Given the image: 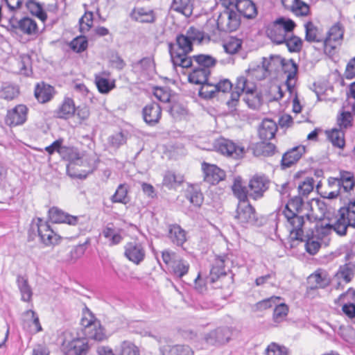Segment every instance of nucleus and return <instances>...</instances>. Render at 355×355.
<instances>
[{
	"instance_id": "1",
	"label": "nucleus",
	"mask_w": 355,
	"mask_h": 355,
	"mask_svg": "<svg viewBox=\"0 0 355 355\" xmlns=\"http://www.w3.org/2000/svg\"><path fill=\"white\" fill-rule=\"evenodd\" d=\"M193 45L183 33L177 35L175 43H169L168 51L174 67L189 68L193 66L192 58L189 56L193 51Z\"/></svg>"
},
{
	"instance_id": "2",
	"label": "nucleus",
	"mask_w": 355,
	"mask_h": 355,
	"mask_svg": "<svg viewBox=\"0 0 355 355\" xmlns=\"http://www.w3.org/2000/svg\"><path fill=\"white\" fill-rule=\"evenodd\" d=\"M225 10L219 14L216 20H208L205 29L209 31L212 35H218V32H232L240 25L239 15L231 7H225Z\"/></svg>"
},
{
	"instance_id": "3",
	"label": "nucleus",
	"mask_w": 355,
	"mask_h": 355,
	"mask_svg": "<svg viewBox=\"0 0 355 355\" xmlns=\"http://www.w3.org/2000/svg\"><path fill=\"white\" fill-rule=\"evenodd\" d=\"M295 27V24L293 20L280 17L268 27L266 34L273 43L284 44L286 38Z\"/></svg>"
},
{
	"instance_id": "4",
	"label": "nucleus",
	"mask_w": 355,
	"mask_h": 355,
	"mask_svg": "<svg viewBox=\"0 0 355 355\" xmlns=\"http://www.w3.org/2000/svg\"><path fill=\"white\" fill-rule=\"evenodd\" d=\"M234 218L243 227L249 225L259 227L266 221L263 217L257 216L255 209L248 202L239 203Z\"/></svg>"
},
{
	"instance_id": "5",
	"label": "nucleus",
	"mask_w": 355,
	"mask_h": 355,
	"mask_svg": "<svg viewBox=\"0 0 355 355\" xmlns=\"http://www.w3.org/2000/svg\"><path fill=\"white\" fill-rule=\"evenodd\" d=\"M256 90V85L253 82L249 81L245 77L240 76L237 78L234 90L230 95V98L227 101L230 109H234L239 103L240 96L243 93L253 96Z\"/></svg>"
},
{
	"instance_id": "6",
	"label": "nucleus",
	"mask_w": 355,
	"mask_h": 355,
	"mask_svg": "<svg viewBox=\"0 0 355 355\" xmlns=\"http://www.w3.org/2000/svg\"><path fill=\"white\" fill-rule=\"evenodd\" d=\"M89 318L85 315L81 320V324L85 327L84 334L89 339L102 341L106 336L100 321L94 318L93 314L88 311Z\"/></svg>"
},
{
	"instance_id": "7",
	"label": "nucleus",
	"mask_w": 355,
	"mask_h": 355,
	"mask_svg": "<svg viewBox=\"0 0 355 355\" xmlns=\"http://www.w3.org/2000/svg\"><path fill=\"white\" fill-rule=\"evenodd\" d=\"M31 230L33 232L37 230L41 241L46 245L57 244L60 239V236L55 234L50 225L40 218H37L36 222H33Z\"/></svg>"
},
{
	"instance_id": "8",
	"label": "nucleus",
	"mask_w": 355,
	"mask_h": 355,
	"mask_svg": "<svg viewBox=\"0 0 355 355\" xmlns=\"http://www.w3.org/2000/svg\"><path fill=\"white\" fill-rule=\"evenodd\" d=\"M300 213L292 212L291 210H284L283 214L286 218L290 227V234L293 239L303 240L304 231L303 227L306 225L304 218L299 216Z\"/></svg>"
},
{
	"instance_id": "9",
	"label": "nucleus",
	"mask_w": 355,
	"mask_h": 355,
	"mask_svg": "<svg viewBox=\"0 0 355 355\" xmlns=\"http://www.w3.org/2000/svg\"><path fill=\"white\" fill-rule=\"evenodd\" d=\"M344 33V27L340 23L338 22L331 26L327 37L323 41L324 51L326 53H333L336 48L341 45Z\"/></svg>"
},
{
	"instance_id": "10",
	"label": "nucleus",
	"mask_w": 355,
	"mask_h": 355,
	"mask_svg": "<svg viewBox=\"0 0 355 355\" xmlns=\"http://www.w3.org/2000/svg\"><path fill=\"white\" fill-rule=\"evenodd\" d=\"M270 180L264 175H254L248 183L249 197L259 200L264 196L270 185Z\"/></svg>"
},
{
	"instance_id": "11",
	"label": "nucleus",
	"mask_w": 355,
	"mask_h": 355,
	"mask_svg": "<svg viewBox=\"0 0 355 355\" xmlns=\"http://www.w3.org/2000/svg\"><path fill=\"white\" fill-rule=\"evenodd\" d=\"M224 7L235 8L240 15L246 19H254L257 15V9L255 3L251 0H222Z\"/></svg>"
},
{
	"instance_id": "12",
	"label": "nucleus",
	"mask_w": 355,
	"mask_h": 355,
	"mask_svg": "<svg viewBox=\"0 0 355 355\" xmlns=\"http://www.w3.org/2000/svg\"><path fill=\"white\" fill-rule=\"evenodd\" d=\"M216 150L220 154L234 159H239L243 157L244 154V148L236 144L232 141L219 138L216 139L214 144Z\"/></svg>"
},
{
	"instance_id": "13",
	"label": "nucleus",
	"mask_w": 355,
	"mask_h": 355,
	"mask_svg": "<svg viewBox=\"0 0 355 355\" xmlns=\"http://www.w3.org/2000/svg\"><path fill=\"white\" fill-rule=\"evenodd\" d=\"M8 26L10 30H19L23 33L31 35L37 33V26L36 21L28 17H23L17 20L14 16L8 18Z\"/></svg>"
},
{
	"instance_id": "14",
	"label": "nucleus",
	"mask_w": 355,
	"mask_h": 355,
	"mask_svg": "<svg viewBox=\"0 0 355 355\" xmlns=\"http://www.w3.org/2000/svg\"><path fill=\"white\" fill-rule=\"evenodd\" d=\"M28 108L23 104L16 105L8 110L5 117V123L8 126H18L23 125L27 120Z\"/></svg>"
},
{
	"instance_id": "15",
	"label": "nucleus",
	"mask_w": 355,
	"mask_h": 355,
	"mask_svg": "<svg viewBox=\"0 0 355 355\" xmlns=\"http://www.w3.org/2000/svg\"><path fill=\"white\" fill-rule=\"evenodd\" d=\"M232 335L229 327H218L205 334L204 340L211 345H222L230 341Z\"/></svg>"
},
{
	"instance_id": "16",
	"label": "nucleus",
	"mask_w": 355,
	"mask_h": 355,
	"mask_svg": "<svg viewBox=\"0 0 355 355\" xmlns=\"http://www.w3.org/2000/svg\"><path fill=\"white\" fill-rule=\"evenodd\" d=\"M124 248V254L129 261L137 265L144 261L146 252L141 243L136 241L130 242L125 245Z\"/></svg>"
},
{
	"instance_id": "17",
	"label": "nucleus",
	"mask_w": 355,
	"mask_h": 355,
	"mask_svg": "<svg viewBox=\"0 0 355 355\" xmlns=\"http://www.w3.org/2000/svg\"><path fill=\"white\" fill-rule=\"evenodd\" d=\"M202 169L204 173V180L211 184H216L225 178V172L216 165L203 162Z\"/></svg>"
},
{
	"instance_id": "18",
	"label": "nucleus",
	"mask_w": 355,
	"mask_h": 355,
	"mask_svg": "<svg viewBox=\"0 0 355 355\" xmlns=\"http://www.w3.org/2000/svg\"><path fill=\"white\" fill-rule=\"evenodd\" d=\"M142 116L144 121L150 126L158 123L162 117V108L159 104L155 102L147 104L143 108Z\"/></svg>"
},
{
	"instance_id": "19",
	"label": "nucleus",
	"mask_w": 355,
	"mask_h": 355,
	"mask_svg": "<svg viewBox=\"0 0 355 355\" xmlns=\"http://www.w3.org/2000/svg\"><path fill=\"white\" fill-rule=\"evenodd\" d=\"M21 325L24 329L31 334H36L42 330L39 318L33 310H28L22 313Z\"/></svg>"
},
{
	"instance_id": "20",
	"label": "nucleus",
	"mask_w": 355,
	"mask_h": 355,
	"mask_svg": "<svg viewBox=\"0 0 355 355\" xmlns=\"http://www.w3.org/2000/svg\"><path fill=\"white\" fill-rule=\"evenodd\" d=\"M305 147L302 145L293 147L287 150L284 153L282 158V168L284 169L291 167L301 158L302 155L305 153Z\"/></svg>"
},
{
	"instance_id": "21",
	"label": "nucleus",
	"mask_w": 355,
	"mask_h": 355,
	"mask_svg": "<svg viewBox=\"0 0 355 355\" xmlns=\"http://www.w3.org/2000/svg\"><path fill=\"white\" fill-rule=\"evenodd\" d=\"M50 220L55 223H67L69 225H77L79 220L78 216L69 215L62 210L53 207L49 210Z\"/></svg>"
},
{
	"instance_id": "22",
	"label": "nucleus",
	"mask_w": 355,
	"mask_h": 355,
	"mask_svg": "<svg viewBox=\"0 0 355 355\" xmlns=\"http://www.w3.org/2000/svg\"><path fill=\"white\" fill-rule=\"evenodd\" d=\"M282 63L284 72L287 73L286 85L288 90L291 93L295 85V79L297 73L298 66L293 59L286 61L282 60Z\"/></svg>"
},
{
	"instance_id": "23",
	"label": "nucleus",
	"mask_w": 355,
	"mask_h": 355,
	"mask_svg": "<svg viewBox=\"0 0 355 355\" xmlns=\"http://www.w3.org/2000/svg\"><path fill=\"white\" fill-rule=\"evenodd\" d=\"M332 230L336 232L339 236H343L347 234V228L352 227L355 228V224H353V220L346 214L338 211V217L335 223L331 225Z\"/></svg>"
},
{
	"instance_id": "24",
	"label": "nucleus",
	"mask_w": 355,
	"mask_h": 355,
	"mask_svg": "<svg viewBox=\"0 0 355 355\" xmlns=\"http://www.w3.org/2000/svg\"><path fill=\"white\" fill-rule=\"evenodd\" d=\"M168 237L175 245L182 247L187 241V232L178 224H171L168 226Z\"/></svg>"
},
{
	"instance_id": "25",
	"label": "nucleus",
	"mask_w": 355,
	"mask_h": 355,
	"mask_svg": "<svg viewBox=\"0 0 355 355\" xmlns=\"http://www.w3.org/2000/svg\"><path fill=\"white\" fill-rule=\"evenodd\" d=\"M277 125L272 119H265L259 128V136L261 140H270L275 136Z\"/></svg>"
},
{
	"instance_id": "26",
	"label": "nucleus",
	"mask_w": 355,
	"mask_h": 355,
	"mask_svg": "<svg viewBox=\"0 0 355 355\" xmlns=\"http://www.w3.org/2000/svg\"><path fill=\"white\" fill-rule=\"evenodd\" d=\"M284 7L298 16H306L309 6L302 0H282Z\"/></svg>"
},
{
	"instance_id": "27",
	"label": "nucleus",
	"mask_w": 355,
	"mask_h": 355,
	"mask_svg": "<svg viewBox=\"0 0 355 355\" xmlns=\"http://www.w3.org/2000/svg\"><path fill=\"white\" fill-rule=\"evenodd\" d=\"M35 97L41 103H45L51 100L54 94V88L44 83H38L35 88Z\"/></svg>"
},
{
	"instance_id": "28",
	"label": "nucleus",
	"mask_w": 355,
	"mask_h": 355,
	"mask_svg": "<svg viewBox=\"0 0 355 355\" xmlns=\"http://www.w3.org/2000/svg\"><path fill=\"white\" fill-rule=\"evenodd\" d=\"M131 16L133 19L140 23H153L156 19L154 11L145 8L134 9Z\"/></svg>"
},
{
	"instance_id": "29",
	"label": "nucleus",
	"mask_w": 355,
	"mask_h": 355,
	"mask_svg": "<svg viewBox=\"0 0 355 355\" xmlns=\"http://www.w3.org/2000/svg\"><path fill=\"white\" fill-rule=\"evenodd\" d=\"M65 348L68 352H72L75 355H86L87 354L89 346L86 339L76 338L69 342Z\"/></svg>"
},
{
	"instance_id": "30",
	"label": "nucleus",
	"mask_w": 355,
	"mask_h": 355,
	"mask_svg": "<svg viewBox=\"0 0 355 355\" xmlns=\"http://www.w3.org/2000/svg\"><path fill=\"white\" fill-rule=\"evenodd\" d=\"M171 9L189 17L193 13V4L191 0H173Z\"/></svg>"
},
{
	"instance_id": "31",
	"label": "nucleus",
	"mask_w": 355,
	"mask_h": 355,
	"mask_svg": "<svg viewBox=\"0 0 355 355\" xmlns=\"http://www.w3.org/2000/svg\"><path fill=\"white\" fill-rule=\"evenodd\" d=\"M193 70L189 75V80L190 83L202 85L208 81V77L211 73L210 69L205 68H199L193 64Z\"/></svg>"
},
{
	"instance_id": "32",
	"label": "nucleus",
	"mask_w": 355,
	"mask_h": 355,
	"mask_svg": "<svg viewBox=\"0 0 355 355\" xmlns=\"http://www.w3.org/2000/svg\"><path fill=\"white\" fill-rule=\"evenodd\" d=\"M268 140H262L257 143L253 148L254 155L257 157H270L275 154L276 147L274 144L267 142Z\"/></svg>"
},
{
	"instance_id": "33",
	"label": "nucleus",
	"mask_w": 355,
	"mask_h": 355,
	"mask_svg": "<svg viewBox=\"0 0 355 355\" xmlns=\"http://www.w3.org/2000/svg\"><path fill=\"white\" fill-rule=\"evenodd\" d=\"M340 189L345 193L349 192L355 187L354 174L350 171H340L339 173Z\"/></svg>"
},
{
	"instance_id": "34",
	"label": "nucleus",
	"mask_w": 355,
	"mask_h": 355,
	"mask_svg": "<svg viewBox=\"0 0 355 355\" xmlns=\"http://www.w3.org/2000/svg\"><path fill=\"white\" fill-rule=\"evenodd\" d=\"M129 186L127 184H121L118 186L115 193L111 196V201L113 203L128 204L130 201L128 196Z\"/></svg>"
},
{
	"instance_id": "35",
	"label": "nucleus",
	"mask_w": 355,
	"mask_h": 355,
	"mask_svg": "<svg viewBox=\"0 0 355 355\" xmlns=\"http://www.w3.org/2000/svg\"><path fill=\"white\" fill-rule=\"evenodd\" d=\"M76 112L73 101L70 98H65L62 105L56 112L57 116L60 119H68Z\"/></svg>"
},
{
	"instance_id": "36",
	"label": "nucleus",
	"mask_w": 355,
	"mask_h": 355,
	"mask_svg": "<svg viewBox=\"0 0 355 355\" xmlns=\"http://www.w3.org/2000/svg\"><path fill=\"white\" fill-rule=\"evenodd\" d=\"M320 240L314 236L313 230H311L306 235L304 234L303 240L300 241L305 242L306 250L310 254H315L320 248Z\"/></svg>"
},
{
	"instance_id": "37",
	"label": "nucleus",
	"mask_w": 355,
	"mask_h": 355,
	"mask_svg": "<svg viewBox=\"0 0 355 355\" xmlns=\"http://www.w3.org/2000/svg\"><path fill=\"white\" fill-rule=\"evenodd\" d=\"M232 190L234 195L239 200V202H248V197H249V189H248L243 185L241 178H236L234 184L232 186Z\"/></svg>"
},
{
	"instance_id": "38",
	"label": "nucleus",
	"mask_w": 355,
	"mask_h": 355,
	"mask_svg": "<svg viewBox=\"0 0 355 355\" xmlns=\"http://www.w3.org/2000/svg\"><path fill=\"white\" fill-rule=\"evenodd\" d=\"M132 66L134 72L139 74L148 73L154 70L155 68L154 62L150 58H144L133 63Z\"/></svg>"
},
{
	"instance_id": "39",
	"label": "nucleus",
	"mask_w": 355,
	"mask_h": 355,
	"mask_svg": "<svg viewBox=\"0 0 355 355\" xmlns=\"http://www.w3.org/2000/svg\"><path fill=\"white\" fill-rule=\"evenodd\" d=\"M94 81L98 90L101 94H107L115 87L114 80L110 81L103 77L102 74H96Z\"/></svg>"
},
{
	"instance_id": "40",
	"label": "nucleus",
	"mask_w": 355,
	"mask_h": 355,
	"mask_svg": "<svg viewBox=\"0 0 355 355\" xmlns=\"http://www.w3.org/2000/svg\"><path fill=\"white\" fill-rule=\"evenodd\" d=\"M185 196L191 204L197 207H200L203 202V195L198 187H189L186 191Z\"/></svg>"
},
{
	"instance_id": "41",
	"label": "nucleus",
	"mask_w": 355,
	"mask_h": 355,
	"mask_svg": "<svg viewBox=\"0 0 355 355\" xmlns=\"http://www.w3.org/2000/svg\"><path fill=\"white\" fill-rule=\"evenodd\" d=\"M19 94V88L17 85L5 83L0 89V98L12 101L17 98Z\"/></svg>"
},
{
	"instance_id": "42",
	"label": "nucleus",
	"mask_w": 355,
	"mask_h": 355,
	"mask_svg": "<svg viewBox=\"0 0 355 355\" xmlns=\"http://www.w3.org/2000/svg\"><path fill=\"white\" fill-rule=\"evenodd\" d=\"M189 267V263L182 259L174 260L171 264L172 273L176 277L181 278L188 273Z\"/></svg>"
},
{
	"instance_id": "43",
	"label": "nucleus",
	"mask_w": 355,
	"mask_h": 355,
	"mask_svg": "<svg viewBox=\"0 0 355 355\" xmlns=\"http://www.w3.org/2000/svg\"><path fill=\"white\" fill-rule=\"evenodd\" d=\"M26 7L33 15L36 16L43 22L46 21L47 15L40 3L35 0H28L26 3Z\"/></svg>"
},
{
	"instance_id": "44",
	"label": "nucleus",
	"mask_w": 355,
	"mask_h": 355,
	"mask_svg": "<svg viewBox=\"0 0 355 355\" xmlns=\"http://www.w3.org/2000/svg\"><path fill=\"white\" fill-rule=\"evenodd\" d=\"M314 236L316 239L322 240L325 236L330 234L332 230L331 224L324 220H318L314 226Z\"/></svg>"
},
{
	"instance_id": "45",
	"label": "nucleus",
	"mask_w": 355,
	"mask_h": 355,
	"mask_svg": "<svg viewBox=\"0 0 355 355\" xmlns=\"http://www.w3.org/2000/svg\"><path fill=\"white\" fill-rule=\"evenodd\" d=\"M186 37L193 44L194 43H201L204 39L207 37L209 39V36L205 34L203 31H201L197 28L193 26L189 27L185 33H183Z\"/></svg>"
},
{
	"instance_id": "46",
	"label": "nucleus",
	"mask_w": 355,
	"mask_h": 355,
	"mask_svg": "<svg viewBox=\"0 0 355 355\" xmlns=\"http://www.w3.org/2000/svg\"><path fill=\"white\" fill-rule=\"evenodd\" d=\"M305 40L309 42H320L323 40L319 36L318 28L312 21H308L304 25Z\"/></svg>"
},
{
	"instance_id": "47",
	"label": "nucleus",
	"mask_w": 355,
	"mask_h": 355,
	"mask_svg": "<svg viewBox=\"0 0 355 355\" xmlns=\"http://www.w3.org/2000/svg\"><path fill=\"white\" fill-rule=\"evenodd\" d=\"M191 58L192 61L194 60L196 64L195 66L202 69H210V67H214L216 63V60L209 55L200 54L193 55Z\"/></svg>"
},
{
	"instance_id": "48",
	"label": "nucleus",
	"mask_w": 355,
	"mask_h": 355,
	"mask_svg": "<svg viewBox=\"0 0 355 355\" xmlns=\"http://www.w3.org/2000/svg\"><path fill=\"white\" fill-rule=\"evenodd\" d=\"M17 282L21 295V300L24 302H29L31 300L33 293L28 284L27 279L22 276H18Z\"/></svg>"
},
{
	"instance_id": "49",
	"label": "nucleus",
	"mask_w": 355,
	"mask_h": 355,
	"mask_svg": "<svg viewBox=\"0 0 355 355\" xmlns=\"http://www.w3.org/2000/svg\"><path fill=\"white\" fill-rule=\"evenodd\" d=\"M163 355H193V352L188 345H177L165 348Z\"/></svg>"
},
{
	"instance_id": "50",
	"label": "nucleus",
	"mask_w": 355,
	"mask_h": 355,
	"mask_svg": "<svg viewBox=\"0 0 355 355\" xmlns=\"http://www.w3.org/2000/svg\"><path fill=\"white\" fill-rule=\"evenodd\" d=\"M184 181V177L180 174H175L173 171H167L163 179V184L168 188L179 186Z\"/></svg>"
},
{
	"instance_id": "51",
	"label": "nucleus",
	"mask_w": 355,
	"mask_h": 355,
	"mask_svg": "<svg viewBox=\"0 0 355 355\" xmlns=\"http://www.w3.org/2000/svg\"><path fill=\"white\" fill-rule=\"evenodd\" d=\"M327 137L334 146L342 148L345 146L344 132L338 129L327 131Z\"/></svg>"
},
{
	"instance_id": "52",
	"label": "nucleus",
	"mask_w": 355,
	"mask_h": 355,
	"mask_svg": "<svg viewBox=\"0 0 355 355\" xmlns=\"http://www.w3.org/2000/svg\"><path fill=\"white\" fill-rule=\"evenodd\" d=\"M291 53H299L302 49V40L296 35H288L284 42Z\"/></svg>"
},
{
	"instance_id": "53",
	"label": "nucleus",
	"mask_w": 355,
	"mask_h": 355,
	"mask_svg": "<svg viewBox=\"0 0 355 355\" xmlns=\"http://www.w3.org/2000/svg\"><path fill=\"white\" fill-rule=\"evenodd\" d=\"M243 41L241 39L231 37L225 42L223 46L225 51L229 54L236 53L242 47Z\"/></svg>"
},
{
	"instance_id": "54",
	"label": "nucleus",
	"mask_w": 355,
	"mask_h": 355,
	"mask_svg": "<svg viewBox=\"0 0 355 355\" xmlns=\"http://www.w3.org/2000/svg\"><path fill=\"white\" fill-rule=\"evenodd\" d=\"M273 311L272 319L275 323L283 322L288 313V306L284 303H277Z\"/></svg>"
},
{
	"instance_id": "55",
	"label": "nucleus",
	"mask_w": 355,
	"mask_h": 355,
	"mask_svg": "<svg viewBox=\"0 0 355 355\" xmlns=\"http://www.w3.org/2000/svg\"><path fill=\"white\" fill-rule=\"evenodd\" d=\"M102 234L109 240L111 245L119 244L123 239L122 236L119 232L108 226L103 229Z\"/></svg>"
},
{
	"instance_id": "56",
	"label": "nucleus",
	"mask_w": 355,
	"mask_h": 355,
	"mask_svg": "<svg viewBox=\"0 0 355 355\" xmlns=\"http://www.w3.org/2000/svg\"><path fill=\"white\" fill-rule=\"evenodd\" d=\"M304 205V197L302 196H296L291 198L286 205L284 210H291L294 213H300Z\"/></svg>"
},
{
	"instance_id": "57",
	"label": "nucleus",
	"mask_w": 355,
	"mask_h": 355,
	"mask_svg": "<svg viewBox=\"0 0 355 355\" xmlns=\"http://www.w3.org/2000/svg\"><path fill=\"white\" fill-rule=\"evenodd\" d=\"M308 282L311 284V289L324 288L329 284L327 279L322 277L321 274L318 272L311 275L308 277Z\"/></svg>"
},
{
	"instance_id": "58",
	"label": "nucleus",
	"mask_w": 355,
	"mask_h": 355,
	"mask_svg": "<svg viewBox=\"0 0 355 355\" xmlns=\"http://www.w3.org/2000/svg\"><path fill=\"white\" fill-rule=\"evenodd\" d=\"M214 83H210L209 81L202 84L199 90V96L204 99H211L216 96Z\"/></svg>"
},
{
	"instance_id": "59",
	"label": "nucleus",
	"mask_w": 355,
	"mask_h": 355,
	"mask_svg": "<svg viewBox=\"0 0 355 355\" xmlns=\"http://www.w3.org/2000/svg\"><path fill=\"white\" fill-rule=\"evenodd\" d=\"M314 180L312 178H307L304 181L299 184L297 187L300 196L306 198L313 190Z\"/></svg>"
},
{
	"instance_id": "60",
	"label": "nucleus",
	"mask_w": 355,
	"mask_h": 355,
	"mask_svg": "<svg viewBox=\"0 0 355 355\" xmlns=\"http://www.w3.org/2000/svg\"><path fill=\"white\" fill-rule=\"evenodd\" d=\"M87 40L84 36H79L74 38L69 44L71 49L77 53L84 51L87 47Z\"/></svg>"
},
{
	"instance_id": "61",
	"label": "nucleus",
	"mask_w": 355,
	"mask_h": 355,
	"mask_svg": "<svg viewBox=\"0 0 355 355\" xmlns=\"http://www.w3.org/2000/svg\"><path fill=\"white\" fill-rule=\"evenodd\" d=\"M79 24L80 32L89 31L93 25V12H85V15L79 19Z\"/></svg>"
},
{
	"instance_id": "62",
	"label": "nucleus",
	"mask_w": 355,
	"mask_h": 355,
	"mask_svg": "<svg viewBox=\"0 0 355 355\" xmlns=\"http://www.w3.org/2000/svg\"><path fill=\"white\" fill-rule=\"evenodd\" d=\"M265 355H288V349L275 343H271L265 350Z\"/></svg>"
},
{
	"instance_id": "63",
	"label": "nucleus",
	"mask_w": 355,
	"mask_h": 355,
	"mask_svg": "<svg viewBox=\"0 0 355 355\" xmlns=\"http://www.w3.org/2000/svg\"><path fill=\"white\" fill-rule=\"evenodd\" d=\"M126 142V137L122 132H116L108 137L109 145L114 148H119Z\"/></svg>"
},
{
	"instance_id": "64",
	"label": "nucleus",
	"mask_w": 355,
	"mask_h": 355,
	"mask_svg": "<svg viewBox=\"0 0 355 355\" xmlns=\"http://www.w3.org/2000/svg\"><path fill=\"white\" fill-rule=\"evenodd\" d=\"M119 355H139V350L132 343L123 341Z\"/></svg>"
}]
</instances>
